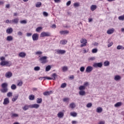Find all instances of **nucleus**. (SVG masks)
Returning a JSON list of instances; mask_svg holds the SVG:
<instances>
[{
  "label": "nucleus",
  "instance_id": "1",
  "mask_svg": "<svg viewBox=\"0 0 124 124\" xmlns=\"http://www.w3.org/2000/svg\"><path fill=\"white\" fill-rule=\"evenodd\" d=\"M1 87L2 88L0 90L1 93H5L8 92V84L7 83H3L1 85Z\"/></svg>",
  "mask_w": 124,
  "mask_h": 124
},
{
  "label": "nucleus",
  "instance_id": "2",
  "mask_svg": "<svg viewBox=\"0 0 124 124\" xmlns=\"http://www.w3.org/2000/svg\"><path fill=\"white\" fill-rule=\"evenodd\" d=\"M0 65L1 66H11L12 65V63L9 61H1L0 63Z\"/></svg>",
  "mask_w": 124,
  "mask_h": 124
},
{
  "label": "nucleus",
  "instance_id": "3",
  "mask_svg": "<svg viewBox=\"0 0 124 124\" xmlns=\"http://www.w3.org/2000/svg\"><path fill=\"white\" fill-rule=\"evenodd\" d=\"M39 61L41 62V63H46L48 61H47V57L44 56L41 57L39 59Z\"/></svg>",
  "mask_w": 124,
  "mask_h": 124
},
{
  "label": "nucleus",
  "instance_id": "4",
  "mask_svg": "<svg viewBox=\"0 0 124 124\" xmlns=\"http://www.w3.org/2000/svg\"><path fill=\"white\" fill-rule=\"evenodd\" d=\"M41 37H45V36H50V32H42L40 35Z\"/></svg>",
  "mask_w": 124,
  "mask_h": 124
},
{
  "label": "nucleus",
  "instance_id": "5",
  "mask_svg": "<svg viewBox=\"0 0 124 124\" xmlns=\"http://www.w3.org/2000/svg\"><path fill=\"white\" fill-rule=\"evenodd\" d=\"M56 53L59 55H63V54H65V53H66V51L64 50L57 49L56 50Z\"/></svg>",
  "mask_w": 124,
  "mask_h": 124
},
{
  "label": "nucleus",
  "instance_id": "6",
  "mask_svg": "<svg viewBox=\"0 0 124 124\" xmlns=\"http://www.w3.org/2000/svg\"><path fill=\"white\" fill-rule=\"evenodd\" d=\"M38 37H39V35H38V34L37 33H34L32 36V38L33 41H36L38 40Z\"/></svg>",
  "mask_w": 124,
  "mask_h": 124
},
{
  "label": "nucleus",
  "instance_id": "7",
  "mask_svg": "<svg viewBox=\"0 0 124 124\" xmlns=\"http://www.w3.org/2000/svg\"><path fill=\"white\" fill-rule=\"evenodd\" d=\"M93 68L92 66H88L86 69V72L87 73H91L93 71Z\"/></svg>",
  "mask_w": 124,
  "mask_h": 124
},
{
  "label": "nucleus",
  "instance_id": "8",
  "mask_svg": "<svg viewBox=\"0 0 124 124\" xmlns=\"http://www.w3.org/2000/svg\"><path fill=\"white\" fill-rule=\"evenodd\" d=\"M93 67H102V62L94 63Z\"/></svg>",
  "mask_w": 124,
  "mask_h": 124
},
{
  "label": "nucleus",
  "instance_id": "9",
  "mask_svg": "<svg viewBox=\"0 0 124 124\" xmlns=\"http://www.w3.org/2000/svg\"><path fill=\"white\" fill-rule=\"evenodd\" d=\"M6 78H11L12 77V73L11 72H8L5 74Z\"/></svg>",
  "mask_w": 124,
  "mask_h": 124
},
{
  "label": "nucleus",
  "instance_id": "10",
  "mask_svg": "<svg viewBox=\"0 0 124 124\" xmlns=\"http://www.w3.org/2000/svg\"><path fill=\"white\" fill-rule=\"evenodd\" d=\"M60 33L61 35H64V34H68L69 33V31L67 30L62 31H60Z\"/></svg>",
  "mask_w": 124,
  "mask_h": 124
},
{
  "label": "nucleus",
  "instance_id": "11",
  "mask_svg": "<svg viewBox=\"0 0 124 124\" xmlns=\"http://www.w3.org/2000/svg\"><path fill=\"white\" fill-rule=\"evenodd\" d=\"M39 105L37 104H34L33 105H30V108H35V109H38L39 108Z\"/></svg>",
  "mask_w": 124,
  "mask_h": 124
},
{
  "label": "nucleus",
  "instance_id": "12",
  "mask_svg": "<svg viewBox=\"0 0 124 124\" xmlns=\"http://www.w3.org/2000/svg\"><path fill=\"white\" fill-rule=\"evenodd\" d=\"M121 79H122V77L120 75H116L114 78V80L116 81H120Z\"/></svg>",
  "mask_w": 124,
  "mask_h": 124
},
{
  "label": "nucleus",
  "instance_id": "13",
  "mask_svg": "<svg viewBox=\"0 0 124 124\" xmlns=\"http://www.w3.org/2000/svg\"><path fill=\"white\" fill-rule=\"evenodd\" d=\"M115 29L114 28H112L111 29L108 30L107 31V33H108V34H112V33H113Z\"/></svg>",
  "mask_w": 124,
  "mask_h": 124
},
{
  "label": "nucleus",
  "instance_id": "14",
  "mask_svg": "<svg viewBox=\"0 0 124 124\" xmlns=\"http://www.w3.org/2000/svg\"><path fill=\"white\" fill-rule=\"evenodd\" d=\"M19 23V18H16L13 20H12V24H17Z\"/></svg>",
  "mask_w": 124,
  "mask_h": 124
},
{
  "label": "nucleus",
  "instance_id": "15",
  "mask_svg": "<svg viewBox=\"0 0 124 124\" xmlns=\"http://www.w3.org/2000/svg\"><path fill=\"white\" fill-rule=\"evenodd\" d=\"M9 104V98H6L4 99V102L3 103V104L4 105H7V104Z\"/></svg>",
  "mask_w": 124,
  "mask_h": 124
},
{
  "label": "nucleus",
  "instance_id": "16",
  "mask_svg": "<svg viewBox=\"0 0 124 124\" xmlns=\"http://www.w3.org/2000/svg\"><path fill=\"white\" fill-rule=\"evenodd\" d=\"M6 32L8 34H11L12 32H13V29L12 28H9L6 30Z\"/></svg>",
  "mask_w": 124,
  "mask_h": 124
},
{
  "label": "nucleus",
  "instance_id": "17",
  "mask_svg": "<svg viewBox=\"0 0 124 124\" xmlns=\"http://www.w3.org/2000/svg\"><path fill=\"white\" fill-rule=\"evenodd\" d=\"M26 56V53L24 52H21L19 53L18 56L20 57V58H25Z\"/></svg>",
  "mask_w": 124,
  "mask_h": 124
},
{
  "label": "nucleus",
  "instance_id": "18",
  "mask_svg": "<svg viewBox=\"0 0 124 124\" xmlns=\"http://www.w3.org/2000/svg\"><path fill=\"white\" fill-rule=\"evenodd\" d=\"M53 93V92L52 91H46L43 93L44 95L47 96L50 95V94Z\"/></svg>",
  "mask_w": 124,
  "mask_h": 124
},
{
  "label": "nucleus",
  "instance_id": "19",
  "mask_svg": "<svg viewBox=\"0 0 124 124\" xmlns=\"http://www.w3.org/2000/svg\"><path fill=\"white\" fill-rule=\"evenodd\" d=\"M31 105H26L24 107H22L23 110L24 111H27V110H28L29 108H31Z\"/></svg>",
  "mask_w": 124,
  "mask_h": 124
},
{
  "label": "nucleus",
  "instance_id": "20",
  "mask_svg": "<svg viewBox=\"0 0 124 124\" xmlns=\"http://www.w3.org/2000/svg\"><path fill=\"white\" fill-rule=\"evenodd\" d=\"M79 95H81L82 96H84V95H85V94H86V92L84 90L80 91L79 92Z\"/></svg>",
  "mask_w": 124,
  "mask_h": 124
},
{
  "label": "nucleus",
  "instance_id": "21",
  "mask_svg": "<svg viewBox=\"0 0 124 124\" xmlns=\"http://www.w3.org/2000/svg\"><path fill=\"white\" fill-rule=\"evenodd\" d=\"M6 40L7 41H11L13 40V37H12V36H8L7 37Z\"/></svg>",
  "mask_w": 124,
  "mask_h": 124
},
{
  "label": "nucleus",
  "instance_id": "22",
  "mask_svg": "<svg viewBox=\"0 0 124 124\" xmlns=\"http://www.w3.org/2000/svg\"><path fill=\"white\" fill-rule=\"evenodd\" d=\"M96 8V5H92L91 6V10L92 11H94V10Z\"/></svg>",
  "mask_w": 124,
  "mask_h": 124
},
{
  "label": "nucleus",
  "instance_id": "23",
  "mask_svg": "<svg viewBox=\"0 0 124 124\" xmlns=\"http://www.w3.org/2000/svg\"><path fill=\"white\" fill-rule=\"evenodd\" d=\"M18 97H19V95H18V94L14 96L13 98L12 99V101H13L14 102H15L16 99H18Z\"/></svg>",
  "mask_w": 124,
  "mask_h": 124
},
{
  "label": "nucleus",
  "instance_id": "24",
  "mask_svg": "<svg viewBox=\"0 0 124 124\" xmlns=\"http://www.w3.org/2000/svg\"><path fill=\"white\" fill-rule=\"evenodd\" d=\"M96 112L97 113H101V112H102V108L98 107L96 109Z\"/></svg>",
  "mask_w": 124,
  "mask_h": 124
},
{
  "label": "nucleus",
  "instance_id": "25",
  "mask_svg": "<svg viewBox=\"0 0 124 124\" xmlns=\"http://www.w3.org/2000/svg\"><path fill=\"white\" fill-rule=\"evenodd\" d=\"M117 50H124V47L123 46L119 45L117 46Z\"/></svg>",
  "mask_w": 124,
  "mask_h": 124
},
{
  "label": "nucleus",
  "instance_id": "26",
  "mask_svg": "<svg viewBox=\"0 0 124 124\" xmlns=\"http://www.w3.org/2000/svg\"><path fill=\"white\" fill-rule=\"evenodd\" d=\"M51 77H52V80H56V77H58V75L56 73H53L51 75Z\"/></svg>",
  "mask_w": 124,
  "mask_h": 124
},
{
  "label": "nucleus",
  "instance_id": "27",
  "mask_svg": "<svg viewBox=\"0 0 124 124\" xmlns=\"http://www.w3.org/2000/svg\"><path fill=\"white\" fill-rule=\"evenodd\" d=\"M75 104L74 103H71L69 105V107L71 108L72 109H74L75 108Z\"/></svg>",
  "mask_w": 124,
  "mask_h": 124
},
{
  "label": "nucleus",
  "instance_id": "28",
  "mask_svg": "<svg viewBox=\"0 0 124 124\" xmlns=\"http://www.w3.org/2000/svg\"><path fill=\"white\" fill-rule=\"evenodd\" d=\"M63 117V113L62 112H60L58 114V118H62Z\"/></svg>",
  "mask_w": 124,
  "mask_h": 124
},
{
  "label": "nucleus",
  "instance_id": "29",
  "mask_svg": "<svg viewBox=\"0 0 124 124\" xmlns=\"http://www.w3.org/2000/svg\"><path fill=\"white\" fill-rule=\"evenodd\" d=\"M47 79V80H53V78L50 77H41L40 78V79Z\"/></svg>",
  "mask_w": 124,
  "mask_h": 124
},
{
  "label": "nucleus",
  "instance_id": "30",
  "mask_svg": "<svg viewBox=\"0 0 124 124\" xmlns=\"http://www.w3.org/2000/svg\"><path fill=\"white\" fill-rule=\"evenodd\" d=\"M114 106L115 107H120V106H122V102H119L117 103L116 104H115L114 105Z\"/></svg>",
  "mask_w": 124,
  "mask_h": 124
},
{
  "label": "nucleus",
  "instance_id": "31",
  "mask_svg": "<svg viewBox=\"0 0 124 124\" xmlns=\"http://www.w3.org/2000/svg\"><path fill=\"white\" fill-rule=\"evenodd\" d=\"M51 70V65H48L46 67V71L48 72Z\"/></svg>",
  "mask_w": 124,
  "mask_h": 124
},
{
  "label": "nucleus",
  "instance_id": "32",
  "mask_svg": "<svg viewBox=\"0 0 124 124\" xmlns=\"http://www.w3.org/2000/svg\"><path fill=\"white\" fill-rule=\"evenodd\" d=\"M85 89H86V87L84 86V85H81L79 87V90L80 91H84V90H85Z\"/></svg>",
  "mask_w": 124,
  "mask_h": 124
},
{
  "label": "nucleus",
  "instance_id": "33",
  "mask_svg": "<svg viewBox=\"0 0 124 124\" xmlns=\"http://www.w3.org/2000/svg\"><path fill=\"white\" fill-rule=\"evenodd\" d=\"M61 43L62 44V45H65V44L67 43V41L66 40H63L61 41Z\"/></svg>",
  "mask_w": 124,
  "mask_h": 124
},
{
  "label": "nucleus",
  "instance_id": "34",
  "mask_svg": "<svg viewBox=\"0 0 124 124\" xmlns=\"http://www.w3.org/2000/svg\"><path fill=\"white\" fill-rule=\"evenodd\" d=\"M70 115L72 117H77V113L75 112H71Z\"/></svg>",
  "mask_w": 124,
  "mask_h": 124
},
{
  "label": "nucleus",
  "instance_id": "35",
  "mask_svg": "<svg viewBox=\"0 0 124 124\" xmlns=\"http://www.w3.org/2000/svg\"><path fill=\"white\" fill-rule=\"evenodd\" d=\"M37 103L40 104L42 103V98H37L36 101Z\"/></svg>",
  "mask_w": 124,
  "mask_h": 124
},
{
  "label": "nucleus",
  "instance_id": "36",
  "mask_svg": "<svg viewBox=\"0 0 124 124\" xmlns=\"http://www.w3.org/2000/svg\"><path fill=\"white\" fill-rule=\"evenodd\" d=\"M104 66H108L110 64L109 61H107L104 62Z\"/></svg>",
  "mask_w": 124,
  "mask_h": 124
},
{
  "label": "nucleus",
  "instance_id": "37",
  "mask_svg": "<svg viewBox=\"0 0 124 124\" xmlns=\"http://www.w3.org/2000/svg\"><path fill=\"white\" fill-rule=\"evenodd\" d=\"M42 3L41 2H37L36 4V7L39 8L42 5Z\"/></svg>",
  "mask_w": 124,
  "mask_h": 124
},
{
  "label": "nucleus",
  "instance_id": "38",
  "mask_svg": "<svg viewBox=\"0 0 124 124\" xmlns=\"http://www.w3.org/2000/svg\"><path fill=\"white\" fill-rule=\"evenodd\" d=\"M30 100H34V95L31 94L29 96Z\"/></svg>",
  "mask_w": 124,
  "mask_h": 124
},
{
  "label": "nucleus",
  "instance_id": "39",
  "mask_svg": "<svg viewBox=\"0 0 124 124\" xmlns=\"http://www.w3.org/2000/svg\"><path fill=\"white\" fill-rule=\"evenodd\" d=\"M16 88L17 86L15 84H12L11 86V88L13 90H16Z\"/></svg>",
  "mask_w": 124,
  "mask_h": 124
},
{
  "label": "nucleus",
  "instance_id": "40",
  "mask_svg": "<svg viewBox=\"0 0 124 124\" xmlns=\"http://www.w3.org/2000/svg\"><path fill=\"white\" fill-rule=\"evenodd\" d=\"M80 43H87V40L86 39H81L80 40Z\"/></svg>",
  "mask_w": 124,
  "mask_h": 124
},
{
  "label": "nucleus",
  "instance_id": "41",
  "mask_svg": "<svg viewBox=\"0 0 124 124\" xmlns=\"http://www.w3.org/2000/svg\"><path fill=\"white\" fill-rule=\"evenodd\" d=\"M119 20H120V21H124V16H119L118 17Z\"/></svg>",
  "mask_w": 124,
  "mask_h": 124
},
{
  "label": "nucleus",
  "instance_id": "42",
  "mask_svg": "<svg viewBox=\"0 0 124 124\" xmlns=\"http://www.w3.org/2000/svg\"><path fill=\"white\" fill-rule=\"evenodd\" d=\"M34 70L35 71H39L40 70V67L39 66H36L34 68Z\"/></svg>",
  "mask_w": 124,
  "mask_h": 124
},
{
  "label": "nucleus",
  "instance_id": "43",
  "mask_svg": "<svg viewBox=\"0 0 124 124\" xmlns=\"http://www.w3.org/2000/svg\"><path fill=\"white\" fill-rule=\"evenodd\" d=\"M67 69H68V68H67V66H64L62 68V70L63 71H67Z\"/></svg>",
  "mask_w": 124,
  "mask_h": 124
},
{
  "label": "nucleus",
  "instance_id": "44",
  "mask_svg": "<svg viewBox=\"0 0 124 124\" xmlns=\"http://www.w3.org/2000/svg\"><path fill=\"white\" fill-rule=\"evenodd\" d=\"M88 60L90 62H93V61H94V60H95V57H90L88 59Z\"/></svg>",
  "mask_w": 124,
  "mask_h": 124
},
{
  "label": "nucleus",
  "instance_id": "45",
  "mask_svg": "<svg viewBox=\"0 0 124 124\" xmlns=\"http://www.w3.org/2000/svg\"><path fill=\"white\" fill-rule=\"evenodd\" d=\"M5 23L6 24H12V20H9V19H7L6 21H5Z\"/></svg>",
  "mask_w": 124,
  "mask_h": 124
},
{
  "label": "nucleus",
  "instance_id": "46",
  "mask_svg": "<svg viewBox=\"0 0 124 124\" xmlns=\"http://www.w3.org/2000/svg\"><path fill=\"white\" fill-rule=\"evenodd\" d=\"M18 116V115L16 113H13L11 115V118H17Z\"/></svg>",
  "mask_w": 124,
  "mask_h": 124
},
{
  "label": "nucleus",
  "instance_id": "47",
  "mask_svg": "<svg viewBox=\"0 0 124 124\" xmlns=\"http://www.w3.org/2000/svg\"><path fill=\"white\" fill-rule=\"evenodd\" d=\"M20 24L26 25L27 24V20H23L20 21Z\"/></svg>",
  "mask_w": 124,
  "mask_h": 124
},
{
  "label": "nucleus",
  "instance_id": "48",
  "mask_svg": "<svg viewBox=\"0 0 124 124\" xmlns=\"http://www.w3.org/2000/svg\"><path fill=\"white\" fill-rule=\"evenodd\" d=\"M92 106H93V104H92V103H89L86 105V107H87V108H91Z\"/></svg>",
  "mask_w": 124,
  "mask_h": 124
},
{
  "label": "nucleus",
  "instance_id": "49",
  "mask_svg": "<svg viewBox=\"0 0 124 124\" xmlns=\"http://www.w3.org/2000/svg\"><path fill=\"white\" fill-rule=\"evenodd\" d=\"M12 92H8L7 94V96H8V97H11V96H12Z\"/></svg>",
  "mask_w": 124,
  "mask_h": 124
},
{
  "label": "nucleus",
  "instance_id": "50",
  "mask_svg": "<svg viewBox=\"0 0 124 124\" xmlns=\"http://www.w3.org/2000/svg\"><path fill=\"white\" fill-rule=\"evenodd\" d=\"M92 53H93V54H95V53H97V48H94L92 49Z\"/></svg>",
  "mask_w": 124,
  "mask_h": 124
},
{
  "label": "nucleus",
  "instance_id": "51",
  "mask_svg": "<svg viewBox=\"0 0 124 124\" xmlns=\"http://www.w3.org/2000/svg\"><path fill=\"white\" fill-rule=\"evenodd\" d=\"M41 30H42V27H38L36 29V31L38 32L40 31H41Z\"/></svg>",
  "mask_w": 124,
  "mask_h": 124
},
{
  "label": "nucleus",
  "instance_id": "52",
  "mask_svg": "<svg viewBox=\"0 0 124 124\" xmlns=\"http://www.w3.org/2000/svg\"><path fill=\"white\" fill-rule=\"evenodd\" d=\"M66 87V83H62L61 86V88H64Z\"/></svg>",
  "mask_w": 124,
  "mask_h": 124
},
{
  "label": "nucleus",
  "instance_id": "53",
  "mask_svg": "<svg viewBox=\"0 0 124 124\" xmlns=\"http://www.w3.org/2000/svg\"><path fill=\"white\" fill-rule=\"evenodd\" d=\"M80 71H81V72H84V71H85V67L84 66H82L80 68Z\"/></svg>",
  "mask_w": 124,
  "mask_h": 124
},
{
  "label": "nucleus",
  "instance_id": "54",
  "mask_svg": "<svg viewBox=\"0 0 124 124\" xmlns=\"http://www.w3.org/2000/svg\"><path fill=\"white\" fill-rule=\"evenodd\" d=\"M88 86H89V82H84L83 84V86L86 88V87H88Z\"/></svg>",
  "mask_w": 124,
  "mask_h": 124
},
{
  "label": "nucleus",
  "instance_id": "55",
  "mask_svg": "<svg viewBox=\"0 0 124 124\" xmlns=\"http://www.w3.org/2000/svg\"><path fill=\"white\" fill-rule=\"evenodd\" d=\"M17 35H19V36H22V35H23V32L20 31L17 32Z\"/></svg>",
  "mask_w": 124,
  "mask_h": 124
},
{
  "label": "nucleus",
  "instance_id": "56",
  "mask_svg": "<svg viewBox=\"0 0 124 124\" xmlns=\"http://www.w3.org/2000/svg\"><path fill=\"white\" fill-rule=\"evenodd\" d=\"M70 4H71V1L69 0L68 2H67V3H66L67 6H69V5H70Z\"/></svg>",
  "mask_w": 124,
  "mask_h": 124
},
{
  "label": "nucleus",
  "instance_id": "57",
  "mask_svg": "<svg viewBox=\"0 0 124 124\" xmlns=\"http://www.w3.org/2000/svg\"><path fill=\"white\" fill-rule=\"evenodd\" d=\"M43 15L45 17H47V16H48V13L47 12H43Z\"/></svg>",
  "mask_w": 124,
  "mask_h": 124
},
{
  "label": "nucleus",
  "instance_id": "58",
  "mask_svg": "<svg viewBox=\"0 0 124 124\" xmlns=\"http://www.w3.org/2000/svg\"><path fill=\"white\" fill-rule=\"evenodd\" d=\"M4 60H5V58L4 57H0V60L2 62L5 61Z\"/></svg>",
  "mask_w": 124,
  "mask_h": 124
},
{
  "label": "nucleus",
  "instance_id": "59",
  "mask_svg": "<svg viewBox=\"0 0 124 124\" xmlns=\"http://www.w3.org/2000/svg\"><path fill=\"white\" fill-rule=\"evenodd\" d=\"M22 85H23V82L22 81L18 82V83L17 84V86H19V87H21Z\"/></svg>",
  "mask_w": 124,
  "mask_h": 124
},
{
  "label": "nucleus",
  "instance_id": "60",
  "mask_svg": "<svg viewBox=\"0 0 124 124\" xmlns=\"http://www.w3.org/2000/svg\"><path fill=\"white\" fill-rule=\"evenodd\" d=\"M74 6L75 7H78V6H79V4L78 3H75L74 4Z\"/></svg>",
  "mask_w": 124,
  "mask_h": 124
},
{
  "label": "nucleus",
  "instance_id": "61",
  "mask_svg": "<svg viewBox=\"0 0 124 124\" xmlns=\"http://www.w3.org/2000/svg\"><path fill=\"white\" fill-rule=\"evenodd\" d=\"M26 35H27V36H28L29 37L30 36H31V35H32V33H27Z\"/></svg>",
  "mask_w": 124,
  "mask_h": 124
},
{
  "label": "nucleus",
  "instance_id": "62",
  "mask_svg": "<svg viewBox=\"0 0 124 124\" xmlns=\"http://www.w3.org/2000/svg\"><path fill=\"white\" fill-rule=\"evenodd\" d=\"M86 45L87 43H83V44L80 45V47H84V46H86Z\"/></svg>",
  "mask_w": 124,
  "mask_h": 124
},
{
  "label": "nucleus",
  "instance_id": "63",
  "mask_svg": "<svg viewBox=\"0 0 124 124\" xmlns=\"http://www.w3.org/2000/svg\"><path fill=\"white\" fill-rule=\"evenodd\" d=\"M42 54V52L41 51H37L36 52V55H41Z\"/></svg>",
  "mask_w": 124,
  "mask_h": 124
},
{
  "label": "nucleus",
  "instance_id": "64",
  "mask_svg": "<svg viewBox=\"0 0 124 124\" xmlns=\"http://www.w3.org/2000/svg\"><path fill=\"white\" fill-rule=\"evenodd\" d=\"M112 45H113V42H110L109 44H108V46L109 47H111V46H112Z\"/></svg>",
  "mask_w": 124,
  "mask_h": 124
}]
</instances>
